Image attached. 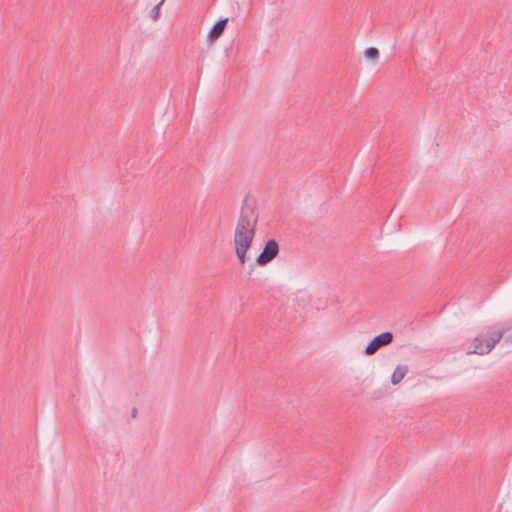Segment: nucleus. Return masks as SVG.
I'll return each mask as SVG.
<instances>
[{
	"mask_svg": "<svg viewBox=\"0 0 512 512\" xmlns=\"http://www.w3.org/2000/svg\"><path fill=\"white\" fill-rule=\"evenodd\" d=\"M365 56L368 59H375L379 56V51L375 47H369L365 50Z\"/></svg>",
	"mask_w": 512,
	"mask_h": 512,
	"instance_id": "nucleus-8",
	"label": "nucleus"
},
{
	"mask_svg": "<svg viewBox=\"0 0 512 512\" xmlns=\"http://www.w3.org/2000/svg\"><path fill=\"white\" fill-rule=\"evenodd\" d=\"M512 328L511 323L505 322L490 326L486 333L478 334L473 340L467 354L487 355L501 338Z\"/></svg>",
	"mask_w": 512,
	"mask_h": 512,
	"instance_id": "nucleus-2",
	"label": "nucleus"
},
{
	"mask_svg": "<svg viewBox=\"0 0 512 512\" xmlns=\"http://www.w3.org/2000/svg\"><path fill=\"white\" fill-rule=\"evenodd\" d=\"M164 0L160 1L157 5H155L150 11V17L152 20L157 21L160 17V8L163 4Z\"/></svg>",
	"mask_w": 512,
	"mask_h": 512,
	"instance_id": "nucleus-7",
	"label": "nucleus"
},
{
	"mask_svg": "<svg viewBox=\"0 0 512 512\" xmlns=\"http://www.w3.org/2000/svg\"><path fill=\"white\" fill-rule=\"evenodd\" d=\"M407 372H408L407 366H405V365L397 366L391 376V383L393 385L399 384L403 380V378L406 376Z\"/></svg>",
	"mask_w": 512,
	"mask_h": 512,
	"instance_id": "nucleus-6",
	"label": "nucleus"
},
{
	"mask_svg": "<svg viewBox=\"0 0 512 512\" xmlns=\"http://www.w3.org/2000/svg\"><path fill=\"white\" fill-rule=\"evenodd\" d=\"M279 252V245L274 240H269L265 246L262 252L259 254V256L256 259L257 264L263 266L271 262L278 254Z\"/></svg>",
	"mask_w": 512,
	"mask_h": 512,
	"instance_id": "nucleus-4",
	"label": "nucleus"
},
{
	"mask_svg": "<svg viewBox=\"0 0 512 512\" xmlns=\"http://www.w3.org/2000/svg\"><path fill=\"white\" fill-rule=\"evenodd\" d=\"M258 212L253 200L243 201L239 218L235 227L233 246L239 262L244 265L250 260L248 251L255 237Z\"/></svg>",
	"mask_w": 512,
	"mask_h": 512,
	"instance_id": "nucleus-1",
	"label": "nucleus"
},
{
	"mask_svg": "<svg viewBox=\"0 0 512 512\" xmlns=\"http://www.w3.org/2000/svg\"><path fill=\"white\" fill-rule=\"evenodd\" d=\"M228 18L220 19L217 21L213 27L211 28L209 34H208V40L209 42L213 43L216 41L224 32L225 27L227 25Z\"/></svg>",
	"mask_w": 512,
	"mask_h": 512,
	"instance_id": "nucleus-5",
	"label": "nucleus"
},
{
	"mask_svg": "<svg viewBox=\"0 0 512 512\" xmlns=\"http://www.w3.org/2000/svg\"><path fill=\"white\" fill-rule=\"evenodd\" d=\"M393 341V334L391 332H383L374 337L365 348V354L368 356L374 355L381 347L390 344Z\"/></svg>",
	"mask_w": 512,
	"mask_h": 512,
	"instance_id": "nucleus-3",
	"label": "nucleus"
}]
</instances>
